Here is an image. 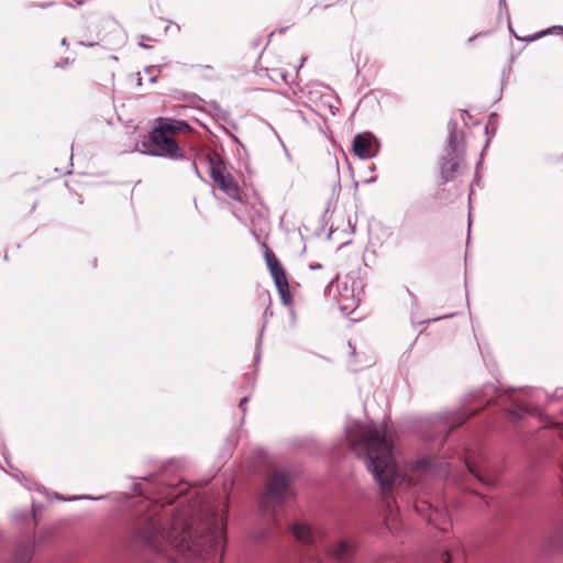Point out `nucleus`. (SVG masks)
Instances as JSON below:
<instances>
[{
    "label": "nucleus",
    "instance_id": "obj_5",
    "mask_svg": "<svg viewBox=\"0 0 563 563\" xmlns=\"http://www.w3.org/2000/svg\"><path fill=\"white\" fill-rule=\"evenodd\" d=\"M291 482V476L279 470L267 476L264 492L260 498V508L268 518L269 523L268 527L252 532L251 538L254 541H263L273 533L274 528L279 526L277 507L294 497Z\"/></svg>",
    "mask_w": 563,
    "mask_h": 563
},
{
    "label": "nucleus",
    "instance_id": "obj_4",
    "mask_svg": "<svg viewBox=\"0 0 563 563\" xmlns=\"http://www.w3.org/2000/svg\"><path fill=\"white\" fill-rule=\"evenodd\" d=\"M504 397H506V395L498 394L497 388L490 384L471 391L462 408L454 411H444L427 419V426L431 430L426 433V440H439L440 443H442L453 429L463 424L486 406L497 401L504 406L501 400Z\"/></svg>",
    "mask_w": 563,
    "mask_h": 563
},
{
    "label": "nucleus",
    "instance_id": "obj_43",
    "mask_svg": "<svg viewBox=\"0 0 563 563\" xmlns=\"http://www.w3.org/2000/svg\"><path fill=\"white\" fill-rule=\"evenodd\" d=\"M349 346H350V349L352 350V353H354V352H355V347L352 345V343H351V342H349Z\"/></svg>",
    "mask_w": 563,
    "mask_h": 563
},
{
    "label": "nucleus",
    "instance_id": "obj_14",
    "mask_svg": "<svg viewBox=\"0 0 563 563\" xmlns=\"http://www.w3.org/2000/svg\"><path fill=\"white\" fill-rule=\"evenodd\" d=\"M538 409L533 406L514 400L512 406L507 409L508 418L517 421L522 419L526 415H536Z\"/></svg>",
    "mask_w": 563,
    "mask_h": 563
},
{
    "label": "nucleus",
    "instance_id": "obj_33",
    "mask_svg": "<svg viewBox=\"0 0 563 563\" xmlns=\"http://www.w3.org/2000/svg\"><path fill=\"white\" fill-rule=\"evenodd\" d=\"M97 44H98V42H89V43L80 42V45L87 46V47H92V46H95Z\"/></svg>",
    "mask_w": 563,
    "mask_h": 563
},
{
    "label": "nucleus",
    "instance_id": "obj_7",
    "mask_svg": "<svg viewBox=\"0 0 563 563\" xmlns=\"http://www.w3.org/2000/svg\"><path fill=\"white\" fill-rule=\"evenodd\" d=\"M207 161L209 164L210 177L216 186L229 198L242 201L241 190L234 177L228 172L224 162L217 154L208 155Z\"/></svg>",
    "mask_w": 563,
    "mask_h": 563
},
{
    "label": "nucleus",
    "instance_id": "obj_21",
    "mask_svg": "<svg viewBox=\"0 0 563 563\" xmlns=\"http://www.w3.org/2000/svg\"><path fill=\"white\" fill-rule=\"evenodd\" d=\"M277 290L280 295V298H282V301L284 302V305H289L291 301V296L289 292V284L287 283L286 287H282V289L277 288Z\"/></svg>",
    "mask_w": 563,
    "mask_h": 563
},
{
    "label": "nucleus",
    "instance_id": "obj_1",
    "mask_svg": "<svg viewBox=\"0 0 563 563\" xmlns=\"http://www.w3.org/2000/svg\"><path fill=\"white\" fill-rule=\"evenodd\" d=\"M388 426L372 423L369 426L354 421L345 428V439L349 448L364 460L367 471L377 482L388 514L393 512L395 495H399L404 483L411 486L420 484L424 477H451L463 482L465 476L473 477L486 486L497 483L499 471L482 454L463 455L465 473L462 477L455 475L449 462L433 457L417 460L409 476H404L394 459L393 443L388 439Z\"/></svg>",
    "mask_w": 563,
    "mask_h": 563
},
{
    "label": "nucleus",
    "instance_id": "obj_49",
    "mask_svg": "<svg viewBox=\"0 0 563 563\" xmlns=\"http://www.w3.org/2000/svg\"><path fill=\"white\" fill-rule=\"evenodd\" d=\"M66 44H67V43H66V40H65V38H64V40H62V45H66Z\"/></svg>",
    "mask_w": 563,
    "mask_h": 563
},
{
    "label": "nucleus",
    "instance_id": "obj_24",
    "mask_svg": "<svg viewBox=\"0 0 563 563\" xmlns=\"http://www.w3.org/2000/svg\"><path fill=\"white\" fill-rule=\"evenodd\" d=\"M56 497L58 499H63L62 496L59 495H56ZM108 498V496L103 495V496H99V497H91L89 495H84V496H73L70 498H64V500H78V499H92V500H101V499H106Z\"/></svg>",
    "mask_w": 563,
    "mask_h": 563
},
{
    "label": "nucleus",
    "instance_id": "obj_15",
    "mask_svg": "<svg viewBox=\"0 0 563 563\" xmlns=\"http://www.w3.org/2000/svg\"><path fill=\"white\" fill-rule=\"evenodd\" d=\"M34 547L31 543H19L10 563H29L33 556Z\"/></svg>",
    "mask_w": 563,
    "mask_h": 563
},
{
    "label": "nucleus",
    "instance_id": "obj_19",
    "mask_svg": "<svg viewBox=\"0 0 563 563\" xmlns=\"http://www.w3.org/2000/svg\"><path fill=\"white\" fill-rule=\"evenodd\" d=\"M288 73L282 68H274L271 70L269 78L276 82H288Z\"/></svg>",
    "mask_w": 563,
    "mask_h": 563
},
{
    "label": "nucleus",
    "instance_id": "obj_11",
    "mask_svg": "<svg viewBox=\"0 0 563 563\" xmlns=\"http://www.w3.org/2000/svg\"><path fill=\"white\" fill-rule=\"evenodd\" d=\"M355 284V282H353ZM338 305L343 313H350L357 307L358 297L355 294L354 285L349 287L347 283L338 284Z\"/></svg>",
    "mask_w": 563,
    "mask_h": 563
},
{
    "label": "nucleus",
    "instance_id": "obj_31",
    "mask_svg": "<svg viewBox=\"0 0 563 563\" xmlns=\"http://www.w3.org/2000/svg\"><path fill=\"white\" fill-rule=\"evenodd\" d=\"M551 399L553 398H562L563 397V391L561 389H558L554 395L552 396H549Z\"/></svg>",
    "mask_w": 563,
    "mask_h": 563
},
{
    "label": "nucleus",
    "instance_id": "obj_34",
    "mask_svg": "<svg viewBox=\"0 0 563 563\" xmlns=\"http://www.w3.org/2000/svg\"><path fill=\"white\" fill-rule=\"evenodd\" d=\"M338 279H339V275H335L333 278H331V280H330V283H329V287H330V289L332 288V286H333L334 282H335V280L338 282Z\"/></svg>",
    "mask_w": 563,
    "mask_h": 563
},
{
    "label": "nucleus",
    "instance_id": "obj_45",
    "mask_svg": "<svg viewBox=\"0 0 563 563\" xmlns=\"http://www.w3.org/2000/svg\"><path fill=\"white\" fill-rule=\"evenodd\" d=\"M305 60H306V58H305V57H303V58H301V63H300L299 67L297 68V70L302 66V64H303V62H305Z\"/></svg>",
    "mask_w": 563,
    "mask_h": 563
},
{
    "label": "nucleus",
    "instance_id": "obj_30",
    "mask_svg": "<svg viewBox=\"0 0 563 563\" xmlns=\"http://www.w3.org/2000/svg\"><path fill=\"white\" fill-rule=\"evenodd\" d=\"M102 22H103L104 24H115V23H117V21H115L114 19H112L111 16L104 18V19L102 20Z\"/></svg>",
    "mask_w": 563,
    "mask_h": 563
},
{
    "label": "nucleus",
    "instance_id": "obj_40",
    "mask_svg": "<svg viewBox=\"0 0 563 563\" xmlns=\"http://www.w3.org/2000/svg\"><path fill=\"white\" fill-rule=\"evenodd\" d=\"M461 115H462V119L464 120L465 117H468L470 114L466 110H462Z\"/></svg>",
    "mask_w": 563,
    "mask_h": 563
},
{
    "label": "nucleus",
    "instance_id": "obj_28",
    "mask_svg": "<svg viewBox=\"0 0 563 563\" xmlns=\"http://www.w3.org/2000/svg\"><path fill=\"white\" fill-rule=\"evenodd\" d=\"M130 496L128 494H119L117 500L120 503H128Z\"/></svg>",
    "mask_w": 563,
    "mask_h": 563
},
{
    "label": "nucleus",
    "instance_id": "obj_47",
    "mask_svg": "<svg viewBox=\"0 0 563 563\" xmlns=\"http://www.w3.org/2000/svg\"><path fill=\"white\" fill-rule=\"evenodd\" d=\"M156 80V77L155 76H152L151 77V81L154 82Z\"/></svg>",
    "mask_w": 563,
    "mask_h": 563
},
{
    "label": "nucleus",
    "instance_id": "obj_18",
    "mask_svg": "<svg viewBox=\"0 0 563 563\" xmlns=\"http://www.w3.org/2000/svg\"><path fill=\"white\" fill-rule=\"evenodd\" d=\"M236 442H238L236 433L235 432L230 433L225 440L224 451L222 453V456L224 459L231 455L232 449L236 444Z\"/></svg>",
    "mask_w": 563,
    "mask_h": 563
},
{
    "label": "nucleus",
    "instance_id": "obj_39",
    "mask_svg": "<svg viewBox=\"0 0 563 563\" xmlns=\"http://www.w3.org/2000/svg\"><path fill=\"white\" fill-rule=\"evenodd\" d=\"M321 268V264H311L310 269H319Z\"/></svg>",
    "mask_w": 563,
    "mask_h": 563
},
{
    "label": "nucleus",
    "instance_id": "obj_3",
    "mask_svg": "<svg viewBox=\"0 0 563 563\" xmlns=\"http://www.w3.org/2000/svg\"><path fill=\"white\" fill-rule=\"evenodd\" d=\"M294 538L307 547L306 556L311 563H351L356 545L352 540H334L322 529H314L307 522L289 523Z\"/></svg>",
    "mask_w": 563,
    "mask_h": 563
},
{
    "label": "nucleus",
    "instance_id": "obj_32",
    "mask_svg": "<svg viewBox=\"0 0 563 563\" xmlns=\"http://www.w3.org/2000/svg\"><path fill=\"white\" fill-rule=\"evenodd\" d=\"M485 34H486V33H484V32H479V33H477L476 35L471 36V37L467 40V42H468V43H472L476 37H478V36H483V35H485Z\"/></svg>",
    "mask_w": 563,
    "mask_h": 563
},
{
    "label": "nucleus",
    "instance_id": "obj_23",
    "mask_svg": "<svg viewBox=\"0 0 563 563\" xmlns=\"http://www.w3.org/2000/svg\"><path fill=\"white\" fill-rule=\"evenodd\" d=\"M489 142H490V139L488 137L486 140V144H485V146H484V148H483V151L481 153V158H479V161L476 164L475 177H474V181L473 183H475L477 185L479 184V173H478V169H479V167H481V165L483 163L484 151L488 147Z\"/></svg>",
    "mask_w": 563,
    "mask_h": 563
},
{
    "label": "nucleus",
    "instance_id": "obj_36",
    "mask_svg": "<svg viewBox=\"0 0 563 563\" xmlns=\"http://www.w3.org/2000/svg\"><path fill=\"white\" fill-rule=\"evenodd\" d=\"M13 476H14L18 481H21V478H24V475H23L21 472L16 473V474H13Z\"/></svg>",
    "mask_w": 563,
    "mask_h": 563
},
{
    "label": "nucleus",
    "instance_id": "obj_10",
    "mask_svg": "<svg viewBox=\"0 0 563 563\" xmlns=\"http://www.w3.org/2000/svg\"><path fill=\"white\" fill-rule=\"evenodd\" d=\"M464 164V154L463 153H456V154H446L441 158L440 162V173H441V179L443 183H448L453 180L457 173L461 165Z\"/></svg>",
    "mask_w": 563,
    "mask_h": 563
},
{
    "label": "nucleus",
    "instance_id": "obj_17",
    "mask_svg": "<svg viewBox=\"0 0 563 563\" xmlns=\"http://www.w3.org/2000/svg\"><path fill=\"white\" fill-rule=\"evenodd\" d=\"M15 520H22L25 522L24 528L26 530H31L36 526L35 515L30 514L27 510H21L15 512L14 515Z\"/></svg>",
    "mask_w": 563,
    "mask_h": 563
},
{
    "label": "nucleus",
    "instance_id": "obj_46",
    "mask_svg": "<svg viewBox=\"0 0 563 563\" xmlns=\"http://www.w3.org/2000/svg\"><path fill=\"white\" fill-rule=\"evenodd\" d=\"M264 316L265 317L269 316L268 309L265 310Z\"/></svg>",
    "mask_w": 563,
    "mask_h": 563
},
{
    "label": "nucleus",
    "instance_id": "obj_16",
    "mask_svg": "<svg viewBox=\"0 0 563 563\" xmlns=\"http://www.w3.org/2000/svg\"><path fill=\"white\" fill-rule=\"evenodd\" d=\"M268 269L274 279L276 288L282 289V287L287 286V276L280 263L277 266L269 267Z\"/></svg>",
    "mask_w": 563,
    "mask_h": 563
},
{
    "label": "nucleus",
    "instance_id": "obj_9",
    "mask_svg": "<svg viewBox=\"0 0 563 563\" xmlns=\"http://www.w3.org/2000/svg\"><path fill=\"white\" fill-rule=\"evenodd\" d=\"M379 151V142L371 132L358 133L353 140V152L362 158L368 159L377 155Z\"/></svg>",
    "mask_w": 563,
    "mask_h": 563
},
{
    "label": "nucleus",
    "instance_id": "obj_22",
    "mask_svg": "<svg viewBox=\"0 0 563 563\" xmlns=\"http://www.w3.org/2000/svg\"><path fill=\"white\" fill-rule=\"evenodd\" d=\"M549 33H553V34H556V35H563V26L561 25H555V26H552L550 27L549 30L547 31H543L537 35H534L533 37H531L530 40H534V38H539L541 37L542 35L544 34H549Z\"/></svg>",
    "mask_w": 563,
    "mask_h": 563
},
{
    "label": "nucleus",
    "instance_id": "obj_38",
    "mask_svg": "<svg viewBox=\"0 0 563 563\" xmlns=\"http://www.w3.org/2000/svg\"><path fill=\"white\" fill-rule=\"evenodd\" d=\"M443 560H444V563H450V561H451V556H450V554H449V553H445V554H444V559H443Z\"/></svg>",
    "mask_w": 563,
    "mask_h": 563
},
{
    "label": "nucleus",
    "instance_id": "obj_41",
    "mask_svg": "<svg viewBox=\"0 0 563 563\" xmlns=\"http://www.w3.org/2000/svg\"><path fill=\"white\" fill-rule=\"evenodd\" d=\"M86 0H76V4L78 5H82L85 3Z\"/></svg>",
    "mask_w": 563,
    "mask_h": 563
},
{
    "label": "nucleus",
    "instance_id": "obj_2",
    "mask_svg": "<svg viewBox=\"0 0 563 563\" xmlns=\"http://www.w3.org/2000/svg\"><path fill=\"white\" fill-rule=\"evenodd\" d=\"M133 489L140 501L146 505L135 516L130 526L135 542L161 553L164 545L184 551L195 543L198 537L209 544L210 554L216 555L225 542V516L209 505H201L196 515L175 512L174 508L150 503L142 495L139 484Z\"/></svg>",
    "mask_w": 563,
    "mask_h": 563
},
{
    "label": "nucleus",
    "instance_id": "obj_37",
    "mask_svg": "<svg viewBox=\"0 0 563 563\" xmlns=\"http://www.w3.org/2000/svg\"><path fill=\"white\" fill-rule=\"evenodd\" d=\"M146 73L152 75V73L155 70V67L154 66H150V67H146Z\"/></svg>",
    "mask_w": 563,
    "mask_h": 563
},
{
    "label": "nucleus",
    "instance_id": "obj_13",
    "mask_svg": "<svg viewBox=\"0 0 563 563\" xmlns=\"http://www.w3.org/2000/svg\"><path fill=\"white\" fill-rule=\"evenodd\" d=\"M154 128L161 130L162 133L166 135L190 130V126L186 121L169 118H159Z\"/></svg>",
    "mask_w": 563,
    "mask_h": 563
},
{
    "label": "nucleus",
    "instance_id": "obj_27",
    "mask_svg": "<svg viewBox=\"0 0 563 563\" xmlns=\"http://www.w3.org/2000/svg\"><path fill=\"white\" fill-rule=\"evenodd\" d=\"M498 5H499L500 12L505 11L507 14V19L509 20V13H508V9H507L506 0H498Z\"/></svg>",
    "mask_w": 563,
    "mask_h": 563
},
{
    "label": "nucleus",
    "instance_id": "obj_50",
    "mask_svg": "<svg viewBox=\"0 0 563 563\" xmlns=\"http://www.w3.org/2000/svg\"><path fill=\"white\" fill-rule=\"evenodd\" d=\"M335 187H340V183H339V181H336V183L334 184V188H335Z\"/></svg>",
    "mask_w": 563,
    "mask_h": 563
},
{
    "label": "nucleus",
    "instance_id": "obj_6",
    "mask_svg": "<svg viewBox=\"0 0 563 563\" xmlns=\"http://www.w3.org/2000/svg\"><path fill=\"white\" fill-rule=\"evenodd\" d=\"M130 143L124 144L122 152L130 153L137 151L142 154L159 157H168L174 159H184V154H178V144L169 135L162 133L161 130L154 128L148 137L139 141L129 136Z\"/></svg>",
    "mask_w": 563,
    "mask_h": 563
},
{
    "label": "nucleus",
    "instance_id": "obj_8",
    "mask_svg": "<svg viewBox=\"0 0 563 563\" xmlns=\"http://www.w3.org/2000/svg\"><path fill=\"white\" fill-rule=\"evenodd\" d=\"M415 508L429 523L434 525L441 530H446V525L450 522V514L446 506L439 507L430 503L421 501L420 504H416Z\"/></svg>",
    "mask_w": 563,
    "mask_h": 563
},
{
    "label": "nucleus",
    "instance_id": "obj_12",
    "mask_svg": "<svg viewBox=\"0 0 563 563\" xmlns=\"http://www.w3.org/2000/svg\"><path fill=\"white\" fill-rule=\"evenodd\" d=\"M448 146L446 152L449 154H456V153H463V142H464V133L457 130V121L454 119H451L448 122Z\"/></svg>",
    "mask_w": 563,
    "mask_h": 563
},
{
    "label": "nucleus",
    "instance_id": "obj_20",
    "mask_svg": "<svg viewBox=\"0 0 563 563\" xmlns=\"http://www.w3.org/2000/svg\"><path fill=\"white\" fill-rule=\"evenodd\" d=\"M265 261H266V265L268 268L272 266H277L279 264L278 258L276 257L274 252L271 250L265 251Z\"/></svg>",
    "mask_w": 563,
    "mask_h": 563
},
{
    "label": "nucleus",
    "instance_id": "obj_42",
    "mask_svg": "<svg viewBox=\"0 0 563 563\" xmlns=\"http://www.w3.org/2000/svg\"><path fill=\"white\" fill-rule=\"evenodd\" d=\"M245 378L254 380V377L252 375H250V374H245Z\"/></svg>",
    "mask_w": 563,
    "mask_h": 563
},
{
    "label": "nucleus",
    "instance_id": "obj_35",
    "mask_svg": "<svg viewBox=\"0 0 563 563\" xmlns=\"http://www.w3.org/2000/svg\"><path fill=\"white\" fill-rule=\"evenodd\" d=\"M53 4H54V2L40 3L38 7L44 9V8H48V7L53 5Z\"/></svg>",
    "mask_w": 563,
    "mask_h": 563
},
{
    "label": "nucleus",
    "instance_id": "obj_44",
    "mask_svg": "<svg viewBox=\"0 0 563 563\" xmlns=\"http://www.w3.org/2000/svg\"><path fill=\"white\" fill-rule=\"evenodd\" d=\"M65 65H68V59H66L64 64H58L57 66L64 67Z\"/></svg>",
    "mask_w": 563,
    "mask_h": 563
},
{
    "label": "nucleus",
    "instance_id": "obj_26",
    "mask_svg": "<svg viewBox=\"0 0 563 563\" xmlns=\"http://www.w3.org/2000/svg\"><path fill=\"white\" fill-rule=\"evenodd\" d=\"M190 167H191V169L194 170L195 175H196L199 179L203 180V177H202V175L200 174V172H199V169H198V167H197L196 162H194V161H192V162H190Z\"/></svg>",
    "mask_w": 563,
    "mask_h": 563
},
{
    "label": "nucleus",
    "instance_id": "obj_48",
    "mask_svg": "<svg viewBox=\"0 0 563 563\" xmlns=\"http://www.w3.org/2000/svg\"><path fill=\"white\" fill-rule=\"evenodd\" d=\"M212 106H213L214 108H218L217 101H213V102H212Z\"/></svg>",
    "mask_w": 563,
    "mask_h": 563
},
{
    "label": "nucleus",
    "instance_id": "obj_25",
    "mask_svg": "<svg viewBox=\"0 0 563 563\" xmlns=\"http://www.w3.org/2000/svg\"><path fill=\"white\" fill-rule=\"evenodd\" d=\"M264 329H265V324H263V327L261 329L260 338H258L257 343H256L255 363H258L260 357H261L262 335H263Z\"/></svg>",
    "mask_w": 563,
    "mask_h": 563
},
{
    "label": "nucleus",
    "instance_id": "obj_29",
    "mask_svg": "<svg viewBox=\"0 0 563 563\" xmlns=\"http://www.w3.org/2000/svg\"><path fill=\"white\" fill-rule=\"evenodd\" d=\"M247 401H249V397H243V398L240 400V402H239V407H240V409H241L243 412H245V405H246V402H247Z\"/></svg>",
    "mask_w": 563,
    "mask_h": 563
}]
</instances>
